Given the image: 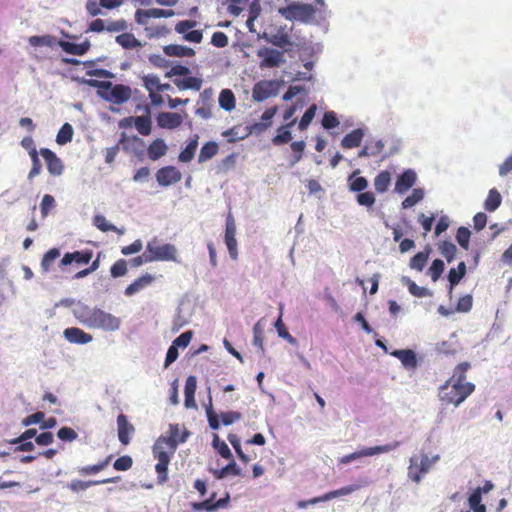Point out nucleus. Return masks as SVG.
<instances>
[{"label": "nucleus", "instance_id": "4d7b16f0", "mask_svg": "<svg viewBox=\"0 0 512 512\" xmlns=\"http://www.w3.org/2000/svg\"><path fill=\"white\" fill-rule=\"evenodd\" d=\"M143 86L148 92L159 90L160 79L155 74H148L142 77Z\"/></svg>", "mask_w": 512, "mask_h": 512}, {"label": "nucleus", "instance_id": "bf43d9fd", "mask_svg": "<svg viewBox=\"0 0 512 512\" xmlns=\"http://www.w3.org/2000/svg\"><path fill=\"white\" fill-rule=\"evenodd\" d=\"M275 328L278 332V335L287 340L291 344L296 343V339L288 332L285 324L282 321V316L280 315L277 321L275 322Z\"/></svg>", "mask_w": 512, "mask_h": 512}, {"label": "nucleus", "instance_id": "423d86ee", "mask_svg": "<svg viewBox=\"0 0 512 512\" xmlns=\"http://www.w3.org/2000/svg\"><path fill=\"white\" fill-rule=\"evenodd\" d=\"M99 87L103 90L101 96L114 104H122L128 101L132 95L131 88L123 84H113L109 81L99 83Z\"/></svg>", "mask_w": 512, "mask_h": 512}, {"label": "nucleus", "instance_id": "a19ab883", "mask_svg": "<svg viewBox=\"0 0 512 512\" xmlns=\"http://www.w3.org/2000/svg\"><path fill=\"white\" fill-rule=\"evenodd\" d=\"M93 224L102 232H117L123 234V231L118 229L115 225L109 223L103 215H96L93 218Z\"/></svg>", "mask_w": 512, "mask_h": 512}, {"label": "nucleus", "instance_id": "864d4df0", "mask_svg": "<svg viewBox=\"0 0 512 512\" xmlns=\"http://www.w3.org/2000/svg\"><path fill=\"white\" fill-rule=\"evenodd\" d=\"M213 447L217 450V452L221 455V457L225 459H231L232 453L228 445L220 440L218 435H214L213 437Z\"/></svg>", "mask_w": 512, "mask_h": 512}, {"label": "nucleus", "instance_id": "de8ad7c7", "mask_svg": "<svg viewBox=\"0 0 512 512\" xmlns=\"http://www.w3.org/2000/svg\"><path fill=\"white\" fill-rule=\"evenodd\" d=\"M429 258L428 252H418L410 260V267L417 271H422Z\"/></svg>", "mask_w": 512, "mask_h": 512}, {"label": "nucleus", "instance_id": "58836bf2", "mask_svg": "<svg viewBox=\"0 0 512 512\" xmlns=\"http://www.w3.org/2000/svg\"><path fill=\"white\" fill-rule=\"evenodd\" d=\"M219 105L226 111H231L235 108V96L229 89H223L219 95Z\"/></svg>", "mask_w": 512, "mask_h": 512}, {"label": "nucleus", "instance_id": "a878e982", "mask_svg": "<svg viewBox=\"0 0 512 512\" xmlns=\"http://www.w3.org/2000/svg\"><path fill=\"white\" fill-rule=\"evenodd\" d=\"M163 51L170 57H193L195 51L187 46L179 44H169L163 47Z\"/></svg>", "mask_w": 512, "mask_h": 512}, {"label": "nucleus", "instance_id": "49530a36", "mask_svg": "<svg viewBox=\"0 0 512 512\" xmlns=\"http://www.w3.org/2000/svg\"><path fill=\"white\" fill-rule=\"evenodd\" d=\"M317 111L316 104H312L304 113L301 120L299 121L298 128L300 131H304L311 124Z\"/></svg>", "mask_w": 512, "mask_h": 512}, {"label": "nucleus", "instance_id": "c756f323", "mask_svg": "<svg viewBox=\"0 0 512 512\" xmlns=\"http://www.w3.org/2000/svg\"><path fill=\"white\" fill-rule=\"evenodd\" d=\"M173 82L180 90L193 89L199 91L202 87V80L200 78L189 75L184 79H174Z\"/></svg>", "mask_w": 512, "mask_h": 512}, {"label": "nucleus", "instance_id": "9b49d317", "mask_svg": "<svg viewBox=\"0 0 512 512\" xmlns=\"http://www.w3.org/2000/svg\"><path fill=\"white\" fill-rule=\"evenodd\" d=\"M40 155L44 158L49 173L53 176H60L64 171L62 160L50 149L41 148Z\"/></svg>", "mask_w": 512, "mask_h": 512}, {"label": "nucleus", "instance_id": "8fccbe9b", "mask_svg": "<svg viewBox=\"0 0 512 512\" xmlns=\"http://www.w3.org/2000/svg\"><path fill=\"white\" fill-rule=\"evenodd\" d=\"M439 251L442 254L443 257L446 258V260L450 263L456 254L457 248L455 244L449 241H442L439 244Z\"/></svg>", "mask_w": 512, "mask_h": 512}, {"label": "nucleus", "instance_id": "f704fd0d", "mask_svg": "<svg viewBox=\"0 0 512 512\" xmlns=\"http://www.w3.org/2000/svg\"><path fill=\"white\" fill-rule=\"evenodd\" d=\"M230 503V494L225 493L223 498L218 499L216 502H212V499H206L203 501L204 511L215 512L219 509L226 508Z\"/></svg>", "mask_w": 512, "mask_h": 512}, {"label": "nucleus", "instance_id": "1a4fd4ad", "mask_svg": "<svg viewBox=\"0 0 512 512\" xmlns=\"http://www.w3.org/2000/svg\"><path fill=\"white\" fill-rule=\"evenodd\" d=\"M278 85L273 80L257 82L252 89V98L257 102H262L271 96L277 95Z\"/></svg>", "mask_w": 512, "mask_h": 512}, {"label": "nucleus", "instance_id": "39448f33", "mask_svg": "<svg viewBox=\"0 0 512 512\" xmlns=\"http://www.w3.org/2000/svg\"><path fill=\"white\" fill-rule=\"evenodd\" d=\"M278 12L286 20L308 22L314 17L316 10L311 4L294 2L279 8Z\"/></svg>", "mask_w": 512, "mask_h": 512}, {"label": "nucleus", "instance_id": "6e6552de", "mask_svg": "<svg viewBox=\"0 0 512 512\" xmlns=\"http://www.w3.org/2000/svg\"><path fill=\"white\" fill-rule=\"evenodd\" d=\"M257 56L261 59L260 68H275L285 62L283 52L272 48L259 49Z\"/></svg>", "mask_w": 512, "mask_h": 512}, {"label": "nucleus", "instance_id": "4be33fe9", "mask_svg": "<svg viewBox=\"0 0 512 512\" xmlns=\"http://www.w3.org/2000/svg\"><path fill=\"white\" fill-rule=\"evenodd\" d=\"M196 388H197L196 377L193 375L188 376L186 379L185 388H184V395H185L184 405L186 408L196 407V402H195Z\"/></svg>", "mask_w": 512, "mask_h": 512}, {"label": "nucleus", "instance_id": "72a5a7b5", "mask_svg": "<svg viewBox=\"0 0 512 512\" xmlns=\"http://www.w3.org/2000/svg\"><path fill=\"white\" fill-rule=\"evenodd\" d=\"M212 473L216 479H223L228 475L240 476L242 474V471L238 467V465L234 461H232L221 469L212 470Z\"/></svg>", "mask_w": 512, "mask_h": 512}, {"label": "nucleus", "instance_id": "f8f14e48", "mask_svg": "<svg viewBox=\"0 0 512 512\" xmlns=\"http://www.w3.org/2000/svg\"><path fill=\"white\" fill-rule=\"evenodd\" d=\"M236 225L235 220L231 214H228L226 218V228H225V243L227 245L229 254L232 259H236L237 252V240H236Z\"/></svg>", "mask_w": 512, "mask_h": 512}, {"label": "nucleus", "instance_id": "37998d69", "mask_svg": "<svg viewBox=\"0 0 512 512\" xmlns=\"http://www.w3.org/2000/svg\"><path fill=\"white\" fill-rule=\"evenodd\" d=\"M73 137V128L69 123L62 125L56 136V142L60 145H65L71 142Z\"/></svg>", "mask_w": 512, "mask_h": 512}, {"label": "nucleus", "instance_id": "9d476101", "mask_svg": "<svg viewBox=\"0 0 512 512\" xmlns=\"http://www.w3.org/2000/svg\"><path fill=\"white\" fill-rule=\"evenodd\" d=\"M181 179L182 174L175 166L162 167L156 173V180L163 187L178 183Z\"/></svg>", "mask_w": 512, "mask_h": 512}, {"label": "nucleus", "instance_id": "3c124183", "mask_svg": "<svg viewBox=\"0 0 512 512\" xmlns=\"http://www.w3.org/2000/svg\"><path fill=\"white\" fill-rule=\"evenodd\" d=\"M206 416L208 419V423L211 429L217 430L220 427L219 417L220 415H217L213 409L212 406V397L209 396V403L206 406Z\"/></svg>", "mask_w": 512, "mask_h": 512}, {"label": "nucleus", "instance_id": "2f4dec72", "mask_svg": "<svg viewBox=\"0 0 512 512\" xmlns=\"http://www.w3.org/2000/svg\"><path fill=\"white\" fill-rule=\"evenodd\" d=\"M218 144L214 141L206 142L200 149L198 162L203 163L213 158L218 153Z\"/></svg>", "mask_w": 512, "mask_h": 512}, {"label": "nucleus", "instance_id": "e433bc0d", "mask_svg": "<svg viewBox=\"0 0 512 512\" xmlns=\"http://www.w3.org/2000/svg\"><path fill=\"white\" fill-rule=\"evenodd\" d=\"M112 458H113V455H109L104 460H102L101 462H99L97 464L81 467L78 470V472L80 475L97 474L98 472L104 470L109 465Z\"/></svg>", "mask_w": 512, "mask_h": 512}, {"label": "nucleus", "instance_id": "ddd939ff", "mask_svg": "<svg viewBox=\"0 0 512 512\" xmlns=\"http://www.w3.org/2000/svg\"><path fill=\"white\" fill-rule=\"evenodd\" d=\"M132 123L141 135L147 136L151 133L152 122L149 115L125 118L121 120L120 127H127Z\"/></svg>", "mask_w": 512, "mask_h": 512}, {"label": "nucleus", "instance_id": "aec40b11", "mask_svg": "<svg viewBox=\"0 0 512 512\" xmlns=\"http://www.w3.org/2000/svg\"><path fill=\"white\" fill-rule=\"evenodd\" d=\"M93 252L91 250L75 251L66 253L61 259L60 263L63 266L69 265L73 262L78 264H87L91 261Z\"/></svg>", "mask_w": 512, "mask_h": 512}, {"label": "nucleus", "instance_id": "4c0bfd02", "mask_svg": "<svg viewBox=\"0 0 512 512\" xmlns=\"http://www.w3.org/2000/svg\"><path fill=\"white\" fill-rule=\"evenodd\" d=\"M466 274V264L462 261L458 264L457 269L451 268L448 273L450 290L457 285Z\"/></svg>", "mask_w": 512, "mask_h": 512}, {"label": "nucleus", "instance_id": "c85d7f7f", "mask_svg": "<svg viewBox=\"0 0 512 512\" xmlns=\"http://www.w3.org/2000/svg\"><path fill=\"white\" fill-rule=\"evenodd\" d=\"M391 173L387 170H382L374 178V187L377 193H385L391 185Z\"/></svg>", "mask_w": 512, "mask_h": 512}, {"label": "nucleus", "instance_id": "e2e57ef3", "mask_svg": "<svg viewBox=\"0 0 512 512\" xmlns=\"http://www.w3.org/2000/svg\"><path fill=\"white\" fill-rule=\"evenodd\" d=\"M356 200L359 205L365 207H372L376 202L375 195L371 191L359 193L356 197Z\"/></svg>", "mask_w": 512, "mask_h": 512}, {"label": "nucleus", "instance_id": "20e7f679", "mask_svg": "<svg viewBox=\"0 0 512 512\" xmlns=\"http://www.w3.org/2000/svg\"><path fill=\"white\" fill-rule=\"evenodd\" d=\"M439 460V455L429 457L425 453L411 456L408 466V477L415 483H419Z\"/></svg>", "mask_w": 512, "mask_h": 512}, {"label": "nucleus", "instance_id": "bb28decb", "mask_svg": "<svg viewBox=\"0 0 512 512\" xmlns=\"http://www.w3.org/2000/svg\"><path fill=\"white\" fill-rule=\"evenodd\" d=\"M363 137L364 133L362 129H354L343 137L341 146L345 149L356 148L360 146Z\"/></svg>", "mask_w": 512, "mask_h": 512}, {"label": "nucleus", "instance_id": "79ce46f5", "mask_svg": "<svg viewBox=\"0 0 512 512\" xmlns=\"http://www.w3.org/2000/svg\"><path fill=\"white\" fill-rule=\"evenodd\" d=\"M28 42L33 47L39 46H48L52 47L56 44V38L52 35H42V36H31L28 39Z\"/></svg>", "mask_w": 512, "mask_h": 512}, {"label": "nucleus", "instance_id": "052dcab7", "mask_svg": "<svg viewBox=\"0 0 512 512\" xmlns=\"http://www.w3.org/2000/svg\"><path fill=\"white\" fill-rule=\"evenodd\" d=\"M470 236H471L470 230L468 228L462 226V227H459L457 230L456 240L462 248L467 250L469 247Z\"/></svg>", "mask_w": 512, "mask_h": 512}, {"label": "nucleus", "instance_id": "ea45409f", "mask_svg": "<svg viewBox=\"0 0 512 512\" xmlns=\"http://www.w3.org/2000/svg\"><path fill=\"white\" fill-rule=\"evenodd\" d=\"M359 170H356L349 177V188L353 192H363L368 187V181L365 177L359 176L354 178Z\"/></svg>", "mask_w": 512, "mask_h": 512}, {"label": "nucleus", "instance_id": "f03ea898", "mask_svg": "<svg viewBox=\"0 0 512 512\" xmlns=\"http://www.w3.org/2000/svg\"><path fill=\"white\" fill-rule=\"evenodd\" d=\"M470 367L469 362L459 363L450 378L440 386L438 396L443 403L458 407L475 391V384L467 381L466 373Z\"/></svg>", "mask_w": 512, "mask_h": 512}, {"label": "nucleus", "instance_id": "6ab92c4d", "mask_svg": "<svg viewBox=\"0 0 512 512\" xmlns=\"http://www.w3.org/2000/svg\"><path fill=\"white\" fill-rule=\"evenodd\" d=\"M390 354L399 359L406 369L414 370L418 366L416 353L411 349L394 350Z\"/></svg>", "mask_w": 512, "mask_h": 512}, {"label": "nucleus", "instance_id": "69168bd1", "mask_svg": "<svg viewBox=\"0 0 512 512\" xmlns=\"http://www.w3.org/2000/svg\"><path fill=\"white\" fill-rule=\"evenodd\" d=\"M339 120L333 111H328L324 113L323 119H322V126L325 129H332L339 125Z\"/></svg>", "mask_w": 512, "mask_h": 512}, {"label": "nucleus", "instance_id": "4468645a", "mask_svg": "<svg viewBox=\"0 0 512 512\" xmlns=\"http://www.w3.org/2000/svg\"><path fill=\"white\" fill-rule=\"evenodd\" d=\"M117 430L120 443L124 446L128 445L131 441V436L135 432V427L128 421L127 416L122 413L117 417Z\"/></svg>", "mask_w": 512, "mask_h": 512}, {"label": "nucleus", "instance_id": "7c9ffc66", "mask_svg": "<svg viewBox=\"0 0 512 512\" xmlns=\"http://www.w3.org/2000/svg\"><path fill=\"white\" fill-rule=\"evenodd\" d=\"M400 443L398 441H394L392 443H388L385 445H379L374 447H368L362 449V453L364 457L374 456L377 454L388 453L393 451L399 447Z\"/></svg>", "mask_w": 512, "mask_h": 512}, {"label": "nucleus", "instance_id": "0e129e2a", "mask_svg": "<svg viewBox=\"0 0 512 512\" xmlns=\"http://www.w3.org/2000/svg\"><path fill=\"white\" fill-rule=\"evenodd\" d=\"M133 465V460L129 455H124L116 459L113 463V467L117 471H127Z\"/></svg>", "mask_w": 512, "mask_h": 512}, {"label": "nucleus", "instance_id": "dca6fc26", "mask_svg": "<svg viewBox=\"0 0 512 512\" xmlns=\"http://www.w3.org/2000/svg\"><path fill=\"white\" fill-rule=\"evenodd\" d=\"M417 180L416 173L411 170L407 169L405 170L401 175L398 176L396 183H395V192L398 194H404L407 192L411 187L414 186Z\"/></svg>", "mask_w": 512, "mask_h": 512}, {"label": "nucleus", "instance_id": "473e14b6", "mask_svg": "<svg viewBox=\"0 0 512 512\" xmlns=\"http://www.w3.org/2000/svg\"><path fill=\"white\" fill-rule=\"evenodd\" d=\"M502 197L496 188H492L488 192V196L484 202V208L488 212H494L501 205Z\"/></svg>", "mask_w": 512, "mask_h": 512}, {"label": "nucleus", "instance_id": "c03bdc74", "mask_svg": "<svg viewBox=\"0 0 512 512\" xmlns=\"http://www.w3.org/2000/svg\"><path fill=\"white\" fill-rule=\"evenodd\" d=\"M197 146H198L197 139L191 140L187 144V146L180 152L179 157H178L179 161L184 162V163L190 162L195 155Z\"/></svg>", "mask_w": 512, "mask_h": 512}, {"label": "nucleus", "instance_id": "f257e3e1", "mask_svg": "<svg viewBox=\"0 0 512 512\" xmlns=\"http://www.w3.org/2000/svg\"><path fill=\"white\" fill-rule=\"evenodd\" d=\"M168 433V437L160 436L153 446V456L157 459L155 470L160 484L168 480V465L177 446L186 442L190 435V432L179 424H170Z\"/></svg>", "mask_w": 512, "mask_h": 512}, {"label": "nucleus", "instance_id": "412c9836", "mask_svg": "<svg viewBox=\"0 0 512 512\" xmlns=\"http://www.w3.org/2000/svg\"><path fill=\"white\" fill-rule=\"evenodd\" d=\"M121 480L120 476H115L111 478H106L103 480H90V481H81V480H73L69 484L70 490L74 492L84 491L88 489L91 486L100 485V484H107V483H116Z\"/></svg>", "mask_w": 512, "mask_h": 512}, {"label": "nucleus", "instance_id": "09e8293b", "mask_svg": "<svg viewBox=\"0 0 512 512\" xmlns=\"http://www.w3.org/2000/svg\"><path fill=\"white\" fill-rule=\"evenodd\" d=\"M481 501H482L481 491H480V489H475L468 499L469 506L473 510V512H476L479 510L486 511V506L484 504H482Z\"/></svg>", "mask_w": 512, "mask_h": 512}, {"label": "nucleus", "instance_id": "5701e85b", "mask_svg": "<svg viewBox=\"0 0 512 512\" xmlns=\"http://www.w3.org/2000/svg\"><path fill=\"white\" fill-rule=\"evenodd\" d=\"M168 147L165 141L161 138H157L150 143L147 148V154L150 160L156 161L166 155Z\"/></svg>", "mask_w": 512, "mask_h": 512}, {"label": "nucleus", "instance_id": "393cba45", "mask_svg": "<svg viewBox=\"0 0 512 512\" xmlns=\"http://www.w3.org/2000/svg\"><path fill=\"white\" fill-rule=\"evenodd\" d=\"M296 119L290 120L286 125L278 128V133L273 137L272 143L276 146L286 144L292 140L290 128L295 125Z\"/></svg>", "mask_w": 512, "mask_h": 512}, {"label": "nucleus", "instance_id": "5fc2aeb1", "mask_svg": "<svg viewBox=\"0 0 512 512\" xmlns=\"http://www.w3.org/2000/svg\"><path fill=\"white\" fill-rule=\"evenodd\" d=\"M127 271V261L125 259L117 260L110 268V273L113 278L125 276Z\"/></svg>", "mask_w": 512, "mask_h": 512}, {"label": "nucleus", "instance_id": "603ef678", "mask_svg": "<svg viewBox=\"0 0 512 512\" xmlns=\"http://www.w3.org/2000/svg\"><path fill=\"white\" fill-rule=\"evenodd\" d=\"M424 197L422 189H414L412 194L406 197L402 202V208L408 209L420 202Z\"/></svg>", "mask_w": 512, "mask_h": 512}, {"label": "nucleus", "instance_id": "774afa93", "mask_svg": "<svg viewBox=\"0 0 512 512\" xmlns=\"http://www.w3.org/2000/svg\"><path fill=\"white\" fill-rule=\"evenodd\" d=\"M228 36L221 31L214 32L211 37V44L217 48H224L228 45Z\"/></svg>", "mask_w": 512, "mask_h": 512}, {"label": "nucleus", "instance_id": "338daca9", "mask_svg": "<svg viewBox=\"0 0 512 512\" xmlns=\"http://www.w3.org/2000/svg\"><path fill=\"white\" fill-rule=\"evenodd\" d=\"M221 422L223 425H231L242 418V414L238 411H228L220 413Z\"/></svg>", "mask_w": 512, "mask_h": 512}, {"label": "nucleus", "instance_id": "c9c22d12", "mask_svg": "<svg viewBox=\"0 0 512 512\" xmlns=\"http://www.w3.org/2000/svg\"><path fill=\"white\" fill-rule=\"evenodd\" d=\"M116 42L124 49L141 47V42L132 33H122L116 36Z\"/></svg>", "mask_w": 512, "mask_h": 512}, {"label": "nucleus", "instance_id": "6e6d98bb", "mask_svg": "<svg viewBox=\"0 0 512 512\" xmlns=\"http://www.w3.org/2000/svg\"><path fill=\"white\" fill-rule=\"evenodd\" d=\"M358 488H359V486H357V485L345 486L340 489H337V490L327 493L326 495L321 497V500L326 501V500H330V499L338 497V496L348 495V494L352 493L353 491L357 490Z\"/></svg>", "mask_w": 512, "mask_h": 512}, {"label": "nucleus", "instance_id": "2eb2a0df", "mask_svg": "<svg viewBox=\"0 0 512 512\" xmlns=\"http://www.w3.org/2000/svg\"><path fill=\"white\" fill-rule=\"evenodd\" d=\"M183 123V117L175 112H161L157 116V124L163 129H176Z\"/></svg>", "mask_w": 512, "mask_h": 512}, {"label": "nucleus", "instance_id": "a211bd4d", "mask_svg": "<svg viewBox=\"0 0 512 512\" xmlns=\"http://www.w3.org/2000/svg\"><path fill=\"white\" fill-rule=\"evenodd\" d=\"M63 335L67 341L75 344H87L93 340V336L91 334H88L77 327L66 328Z\"/></svg>", "mask_w": 512, "mask_h": 512}, {"label": "nucleus", "instance_id": "b1692460", "mask_svg": "<svg viewBox=\"0 0 512 512\" xmlns=\"http://www.w3.org/2000/svg\"><path fill=\"white\" fill-rule=\"evenodd\" d=\"M277 111H278L277 106L270 107V108L266 109L261 116V122L254 123L252 125L253 131L261 133V132L267 130L271 126L272 119L276 115Z\"/></svg>", "mask_w": 512, "mask_h": 512}, {"label": "nucleus", "instance_id": "f3484780", "mask_svg": "<svg viewBox=\"0 0 512 512\" xmlns=\"http://www.w3.org/2000/svg\"><path fill=\"white\" fill-rule=\"evenodd\" d=\"M155 280V277L149 273L142 274L130 285H128L124 291V294L128 297L135 295L141 290L150 286Z\"/></svg>", "mask_w": 512, "mask_h": 512}, {"label": "nucleus", "instance_id": "7ed1b4c3", "mask_svg": "<svg viewBox=\"0 0 512 512\" xmlns=\"http://www.w3.org/2000/svg\"><path fill=\"white\" fill-rule=\"evenodd\" d=\"M75 318L88 328L104 331H116L120 328L121 319L100 308H91L85 304H78L73 309Z\"/></svg>", "mask_w": 512, "mask_h": 512}, {"label": "nucleus", "instance_id": "a18cd8bd", "mask_svg": "<svg viewBox=\"0 0 512 512\" xmlns=\"http://www.w3.org/2000/svg\"><path fill=\"white\" fill-rule=\"evenodd\" d=\"M60 256V252L57 248H52L47 251L41 261V268L44 272H48L54 263V261Z\"/></svg>", "mask_w": 512, "mask_h": 512}, {"label": "nucleus", "instance_id": "0eeeda50", "mask_svg": "<svg viewBox=\"0 0 512 512\" xmlns=\"http://www.w3.org/2000/svg\"><path fill=\"white\" fill-rule=\"evenodd\" d=\"M147 253L151 261H177V249L173 244H159L157 238L152 239L147 243Z\"/></svg>", "mask_w": 512, "mask_h": 512}, {"label": "nucleus", "instance_id": "680f3d73", "mask_svg": "<svg viewBox=\"0 0 512 512\" xmlns=\"http://www.w3.org/2000/svg\"><path fill=\"white\" fill-rule=\"evenodd\" d=\"M56 206L55 199L52 195L45 194L40 203V211L42 217H46L50 210H52Z\"/></svg>", "mask_w": 512, "mask_h": 512}, {"label": "nucleus", "instance_id": "13d9d810", "mask_svg": "<svg viewBox=\"0 0 512 512\" xmlns=\"http://www.w3.org/2000/svg\"><path fill=\"white\" fill-rule=\"evenodd\" d=\"M444 262L441 260V259H435L429 270H428V274L429 276L431 277L432 281H437L440 276L442 275L443 271H444Z\"/></svg>", "mask_w": 512, "mask_h": 512}, {"label": "nucleus", "instance_id": "cd10ccee", "mask_svg": "<svg viewBox=\"0 0 512 512\" xmlns=\"http://www.w3.org/2000/svg\"><path fill=\"white\" fill-rule=\"evenodd\" d=\"M58 44L65 52L78 56L84 55L90 47L88 41L79 44L67 41H59Z\"/></svg>", "mask_w": 512, "mask_h": 512}]
</instances>
